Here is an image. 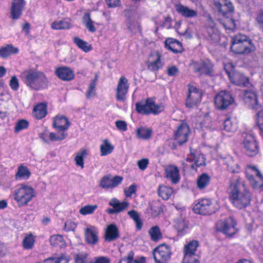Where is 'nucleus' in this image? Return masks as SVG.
<instances>
[{"mask_svg":"<svg viewBox=\"0 0 263 263\" xmlns=\"http://www.w3.org/2000/svg\"><path fill=\"white\" fill-rule=\"evenodd\" d=\"M55 74L61 80L66 81L72 80L74 77L73 71L67 66L57 68L55 70Z\"/></svg>","mask_w":263,"mask_h":263,"instance_id":"obj_18","label":"nucleus"},{"mask_svg":"<svg viewBox=\"0 0 263 263\" xmlns=\"http://www.w3.org/2000/svg\"><path fill=\"white\" fill-rule=\"evenodd\" d=\"M119 236L118 229L115 224H111L107 226L104 236L106 241L108 242L115 241L117 239Z\"/></svg>","mask_w":263,"mask_h":263,"instance_id":"obj_24","label":"nucleus"},{"mask_svg":"<svg viewBox=\"0 0 263 263\" xmlns=\"http://www.w3.org/2000/svg\"><path fill=\"white\" fill-rule=\"evenodd\" d=\"M162 66L160 62V55L158 52L151 56L149 59L147 68L151 71L158 70Z\"/></svg>","mask_w":263,"mask_h":263,"instance_id":"obj_28","label":"nucleus"},{"mask_svg":"<svg viewBox=\"0 0 263 263\" xmlns=\"http://www.w3.org/2000/svg\"><path fill=\"white\" fill-rule=\"evenodd\" d=\"M86 241L89 245H95L98 242V232L94 229L87 228L85 229Z\"/></svg>","mask_w":263,"mask_h":263,"instance_id":"obj_27","label":"nucleus"},{"mask_svg":"<svg viewBox=\"0 0 263 263\" xmlns=\"http://www.w3.org/2000/svg\"><path fill=\"white\" fill-rule=\"evenodd\" d=\"M66 257L63 255L59 257H49L44 260L45 263H60L62 260L66 259Z\"/></svg>","mask_w":263,"mask_h":263,"instance_id":"obj_55","label":"nucleus"},{"mask_svg":"<svg viewBox=\"0 0 263 263\" xmlns=\"http://www.w3.org/2000/svg\"><path fill=\"white\" fill-rule=\"evenodd\" d=\"M213 4L218 11L226 17L222 23L226 29L232 30L236 27L235 20L232 17L234 8L230 0H213Z\"/></svg>","mask_w":263,"mask_h":263,"instance_id":"obj_3","label":"nucleus"},{"mask_svg":"<svg viewBox=\"0 0 263 263\" xmlns=\"http://www.w3.org/2000/svg\"><path fill=\"white\" fill-rule=\"evenodd\" d=\"M210 177L206 173L201 175L197 179V185L199 189H204L210 183Z\"/></svg>","mask_w":263,"mask_h":263,"instance_id":"obj_38","label":"nucleus"},{"mask_svg":"<svg viewBox=\"0 0 263 263\" xmlns=\"http://www.w3.org/2000/svg\"><path fill=\"white\" fill-rule=\"evenodd\" d=\"M70 123L67 118L65 116H57L53 122V127L59 132H64L69 127Z\"/></svg>","mask_w":263,"mask_h":263,"instance_id":"obj_19","label":"nucleus"},{"mask_svg":"<svg viewBox=\"0 0 263 263\" xmlns=\"http://www.w3.org/2000/svg\"><path fill=\"white\" fill-rule=\"evenodd\" d=\"M34 242V239L32 234L26 236L23 242V245L26 249H31L32 248Z\"/></svg>","mask_w":263,"mask_h":263,"instance_id":"obj_47","label":"nucleus"},{"mask_svg":"<svg viewBox=\"0 0 263 263\" xmlns=\"http://www.w3.org/2000/svg\"><path fill=\"white\" fill-rule=\"evenodd\" d=\"M148 164V160L147 159H142L138 161L137 164L139 168L144 171L146 169Z\"/></svg>","mask_w":263,"mask_h":263,"instance_id":"obj_59","label":"nucleus"},{"mask_svg":"<svg viewBox=\"0 0 263 263\" xmlns=\"http://www.w3.org/2000/svg\"><path fill=\"white\" fill-rule=\"evenodd\" d=\"M175 8L178 13L185 17H194L197 15V12L196 11L191 9L189 7L180 4L176 5Z\"/></svg>","mask_w":263,"mask_h":263,"instance_id":"obj_26","label":"nucleus"},{"mask_svg":"<svg viewBox=\"0 0 263 263\" xmlns=\"http://www.w3.org/2000/svg\"><path fill=\"white\" fill-rule=\"evenodd\" d=\"M136 106L137 112L145 115L157 114L164 109L162 105L156 104L151 99H147L145 103H137Z\"/></svg>","mask_w":263,"mask_h":263,"instance_id":"obj_6","label":"nucleus"},{"mask_svg":"<svg viewBox=\"0 0 263 263\" xmlns=\"http://www.w3.org/2000/svg\"><path fill=\"white\" fill-rule=\"evenodd\" d=\"M195 213L201 215H211L216 212L211 201L204 199L196 203L193 207Z\"/></svg>","mask_w":263,"mask_h":263,"instance_id":"obj_9","label":"nucleus"},{"mask_svg":"<svg viewBox=\"0 0 263 263\" xmlns=\"http://www.w3.org/2000/svg\"><path fill=\"white\" fill-rule=\"evenodd\" d=\"M128 88L127 80L124 77H121L116 89V98L118 101L122 102L125 101Z\"/></svg>","mask_w":263,"mask_h":263,"instance_id":"obj_14","label":"nucleus"},{"mask_svg":"<svg viewBox=\"0 0 263 263\" xmlns=\"http://www.w3.org/2000/svg\"><path fill=\"white\" fill-rule=\"evenodd\" d=\"M255 48L252 42L245 35L238 34L232 39L231 49L236 54L249 53L254 51Z\"/></svg>","mask_w":263,"mask_h":263,"instance_id":"obj_4","label":"nucleus"},{"mask_svg":"<svg viewBox=\"0 0 263 263\" xmlns=\"http://www.w3.org/2000/svg\"><path fill=\"white\" fill-rule=\"evenodd\" d=\"M158 194L163 199H168L173 193V190L170 187L164 185H160L158 189Z\"/></svg>","mask_w":263,"mask_h":263,"instance_id":"obj_40","label":"nucleus"},{"mask_svg":"<svg viewBox=\"0 0 263 263\" xmlns=\"http://www.w3.org/2000/svg\"><path fill=\"white\" fill-rule=\"evenodd\" d=\"M235 225L236 222L234 219L230 217L223 221H219L216 226L217 230L222 232L227 235L232 236L235 233Z\"/></svg>","mask_w":263,"mask_h":263,"instance_id":"obj_11","label":"nucleus"},{"mask_svg":"<svg viewBox=\"0 0 263 263\" xmlns=\"http://www.w3.org/2000/svg\"><path fill=\"white\" fill-rule=\"evenodd\" d=\"M223 129L228 132H233L236 129L235 126L233 125L229 118L225 119L223 123Z\"/></svg>","mask_w":263,"mask_h":263,"instance_id":"obj_53","label":"nucleus"},{"mask_svg":"<svg viewBox=\"0 0 263 263\" xmlns=\"http://www.w3.org/2000/svg\"><path fill=\"white\" fill-rule=\"evenodd\" d=\"M167 74L170 76H176L178 73V69L176 66H172L167 68Z\"/></svg>","mask_w":263,"mask_h":263,"instance_id":"obj_62","label":"nucleus"},{"mask_svg":"<svg viewBox=\"0 0 263 263\" xmlns=\"http://www.w3.org/2000/svg\"><path fill=\"white\" fill-rule=\"evenodd\" d=\"M88 254L86 253L81 252L74 255L75 263H87Z\"/></svg>","mask_w":263,"mask_h":263,"instance_id":"obj_52","label":"nucleus"},{"mask_svg":"<svg viewBox=\"0 0 263 263\" xmlns=\"http://www.w3.org/2000/svg\"><path fill=\"white\" fill-rule=\"evenodd\" d=\"M97 205H87L82 207L80 210V213L83 215H86L92 214L97 209Z\"/></svg>","mask_w":263,"mask_h":263,"instance_id":"obj_46","label":"nucleus"},{"mask_svg":"<svg viewBox=\"0 0 263 263\" xmlns=\"http://www.w3.org/2000/svg\"><path fill=\"white\" fill-rule=\"evenodd\" d=\"M140 26L138 23H131L128 26V29L133 32L135 33L140 29Z\"/></svg>","mask_w":263,"mask_h":263,"instance_id":"obj_63","label":"nucleus"},{"mask_svg":"<svg viewBox=\"0 0 263 263\" xmlns=\"http://www.w3.org/2000/svg\"><path fill=\"white\" fill-rule=\"evenodd\" d=\"M137 185L135 184H132L128 189L124 190V193L126 197H130L133 194L136 192Z\"/></svg>","mask_w":263,"mask_h":263,"instance_id":"obj_58","label":"nucleus"},{"mask_svg":"<svg viewBox=\"0 0 263 263\" xmlns=\"http://www.w3.org/2000/svg\"><path fill=\"white\" fill-rule=\"evenodd\" d=\"M228 192L231 202L237 208L242 209L250 204L252 194L239 177L231 178Z\"/></svg>","mask_w":263,"mask_h":263,"instance_id":"obj_1","label":"nucleus"},{"mask_svg":"<svg viewBox=\"0 0 263 263\" xmlns=\"http://www.w3.org/2000/svg\"><path fill=\"white\" fill-rule=\"evenodd\" d=\"M10 86L13 90H17L18 89L19 83L16 76H13L11 77L10 81Z\"/></svg>","mask_w":263,"mask_h":263,"instance_id":"obj_57","label":"nucleus"},{"mask_svg":"<svg viewBox=\"0 0 263 263\" xmlns=\"http://www.w3.org/2000/svg\"><path fill=\"white\" fill-rule=\"evenodd\" d=\"M129 216L135 221L136 228L140 230L142 228V222L140 218L139 214L135 210H131L128 212Z\"/></svg>","mask_w":263,"mask_h":263,"instance_id":"obj_45","label":"nucleus"},{"mask_svg":"<svg viewBox=\"0 0 263 263\" xmlns=\"http://www.w3.org/2000/svg\"><path fill=\"white\" fill-rule=\"evenodd\" d=\"M31 175V172L29 169L23 165H21L18 166L17 172L15 175V178H22L24 179H28Z\"/></svg>","mask_w":263,"mask_h":263,"instance_id":"obj_34","label":"nucleus"},{"mask_svg":"<svg viewBox=\"0 0 263 263\" xmlns=\"http://www.w3.org/2000/svg\"><path fill=\"white\" fill-rule=\"evenodd\" d=\"M76 228V224L71 221H67L65 223L64 229L67 231H73Z\"/></svg>","mask_w":263,"mask_h":263,"instance_id":"obj_61","label":"nucleus"},{"mask_svg":"<svg viewBox=\"0 0 263 263\" xmlns=\"http://www.w3.org/2000/svg\"><path fill=\"white\" fill-rule=\"evenodd\" d=\"M247 177L251 184L254 189H260L263 187V179L256 180L252 175H250L248 171L246 172Z\"/></svg>","mask_w":263,"mask_h":263,"instance_id":"obj_44","label":"nucleus"},{"mask_svg":"<svg viewBox=\"0 0 263 263\" xmlns=\"http://www.w3.org/2000/svg\"><path fill=\"white\" fill-rule=\"evenodd\" d=\"M151 239L154 241H157L162 238V234L158 226L152 227L148 231Z\"/></svg>","mask_w":263,"mask_h":263,"instance_id":"obj_37","label":"nucleus"},{"mask_svg":"<svg viewBox=\"0 0 263 263\" xmlns=\"http://www.w3.org/2000/svg\"><path fill=\"white\" fill-rule=\"evenodd\" d=\"M116 125L118 129L122 131L127 130V124L124 121L118 120L116 122Z\"/></svg>","mask_w":263,"mask_h":263,"instance_id":"obj_60","label":"nucleus"},{"mask_svg":"<svg viewBox=\"0 0 263 263\" xmlns=\"http://www.w3.org/2000/svg\"><path fill=\"white\" fill-rule=\"evenodd\" d=\"M194 72L200 75L211 76L213 73V65L209 60H201L193 64Z\"/></svg>","mask_w":263,"mask_h":263,"instance_id":"obj_12","label":"nucleus"},{"mask_svg":"<svg viewBox=\"0 0 263 263\" xmlns=\"http://www.w3.org/2000/svg\"><path fill=\"white\" fill-rule=\"evenodd\" d=\"M34 116L37 119H41L47 114V105L44 103L36 105L33 110Z\"/></svg>","mask_w":263,"mask_h":263,"instance_id":"obj_30","label":"nucleus"},{"mask_svg":"<svg viewBox=\"0 0 263 263\" xmlns=\"http://www.w3.org/2000/svg\"><path fill=\"white\" fill-rule=\"evenodd\" d=\"M73 41L77 46L85 52L89 51L92 49L91 45L78 37H74Z\"/></svg>","mask_w":263,"mask_h":263,"instance_id":"obj_39","label":"nucleus"},{"mask_svg":"<svg viewBox=\"0 0 263 263\" xmlns=\"http://www.w3.org/2000/svg\"><path fill=\"white\" fill-rule=\"evenodd\" d=\"M29 125V122L25 119H22L19 120L15 125L14 130L15 132L17 133L20 130L28 128Z\"/></svg>","mask_w":263,"mask_h":263,"instance_id":"obj_49","label":"nucleus"},{"mask_svg":"<svg viewBox=\"0 0 263 263\" xmlns=\"http://www.w3.org/2000/svg\"><path fill=\"white\" fill-rule=\"evenodd\" d=\"M129 203L127 202H120L117 198L112 199L109 202V205L113 208H109L106 210V212L109 214H115L122 212L126 209Z\"/></svg>","mask_w":263,"mask_h":263,"instance_id":"obj_17","label":"nucleus"},{"mask_svg":"<svg viewBox=\"0 0 263 263\" xmlns=\"http://www.w3.org/2000/svg\"><path fill=\"white\" fill-rule=\"evenodd\" d=\"M20 77L26 85L31 89L39 90L48 87L49 81L44 73L30 69L21 73Z\"/></svg>","mask_w":263,"mask_h":263,"instance_id":"obj_2","label":"nucleus"},{"mask_svg":"<svg viewBox=\"0 0 263 263\" xmlns=\"http://www.w3.org/2000/svg\"><path fill=\"white\" fill-rule=\"evenodd\" d=\"M96 84L94 82H90L86 94L87 99H89L96 95Z\"/></svg>","mask_w":263,"mask_h":263,"instance_id":"obj_54","label":"nucleus"},{"mask_svg":"<svg viewBox=\"0 0 263 263\" xmlns=\"http://www.w3.org/2000/svg\"><path fill=\"white\" fill-rule=\"evenodd\" d=\"M234 101L232 95L226 91H221L215 97V104L218 109H226Z\"/></svg>","mask_w":263,"mask_h":263,"instance_id":"obj_8","label":"nucleus"},{"mask_svg":"<svg viewBox=\"0 0 263 263\" xmlns=\"http://www.w3.org/2000/svg\"><path fill=\"white\" fill-rule=\"evenodd\" d=\"M114 146L110 144L108 140L105 139L103 143L100 145L101 155L106 156L110 154L113 151Z\"/></svg>","mask_w":263,"mask_h":263,"instance_id":"obj_32","label":"nucleus"},{"mask_svg":"<svg viewBox=\"0 0 263 263\" xmlns=\"http://www.w3.org/2000/svg\"><path fill=\"white\" fill-rule=\"evenodd\" d=\"M172 253L169 247L163 243L153 251L154 258L156 263H167L171 258Z\"/></svg>","mask_w":263,"mask_h":263,"instance_id":"obj_7","label":"nucleus"},{"mask_svg":"<svg viewBox=\"0 0 263 263\" xmlns=\"http://www.w3.org/2000/svg\"><path fill=\"white\" fill-rule=\"evenodd\" d=\"M190 129L188 126L182 123L175 132L174 139L179 145H182L187 141Z\"/></svg>","mask_w":263,"mask_h":263,"instance_id":"obj_16","label":"nucleus"},{"mask_svg":"<svg viewBox=\"0 0 263 263\" xmlns=\"http://www.w3.org/2000/svg\"><path fill=\"white\" fill-rule=\"evenodd\" d=\"M34 196V191L32 187L21 184V187L15 191L14 198L19 206H25Z\"/></svg>","mask_w":263,"mask_h":263,"instance_id":"obj_5","label":"nucleus"},{"mask_svg":"<svg viewBox=\"0 0 263 263\" xmlns=\"http://www.w3.org/2000/svg\"><path fill=\"white\" fill-rule=\"evenodd\" d=\"M164 44L166 48L175 53H181L183 51L181 43L173 38H167Z\"/></svg>","mask_w":263,"mask_h":263,"instance_id":"obj_23","label":"nucleus"},{"mask_svg":"<svg viewBox=\"0 0 263 263\" xmlns=\"http://www.w3.org/2000/svg\"><path fill=\"white\" fill-rule=\"evenodd\" d=\"M152 129L144 127H140L136 130L137 138L142 139H148L151 137Z\"/></svg>","mask_w":263,"mask_h":263,"instance_id":"obj_33","label":"nucleus"},{"mask_svg":"<svg viewBox=\"0 0 263 263\" xmlns=\"http://www.w3.org/2000/svg\"><path fill=\"white\" fill-rule=\"evenodd\" d=\"M165 177L169 179L172 183L176 184L180 179L179 171L175 166H168L165 170Z\"/></svg>","mask_w":263,"mask_h":263,"instance_id":"obj_25","label":"nucleus"},{"mask_svg":"<svg viewBox=\"0 0 263 263\" xmlns=\"http://www.w3.org/2000/svg\"><path fill=\"white\" fill-rule=\"evenodd\" d=\"M182 263H199L198 257L195 254H184Z\"/></svg>","mask_w":263,"mask_h":263,"instance_id":"obj_50","label":"nucleus"},{"mask_svg":"<svg viewBox=\"0 0 263 263\" xmlns=\"http://www.w3.org/2000/svg\"><path fill=\"white\" fill-rule=\"evenodd\" d=\"M25 5V2L24 0L13 1L11 9V15L13 19L16 20L20 17Z\"/></svg>","mask_w":263,"mask_h":263,"instance_id":"obj_22","label":"nucleus"},{"mask_svg":"<svg viewBox=\"0 0 263 263\" xmlns=\"http://www.w3.org/2000/svg\"><path fill=\"white\" fill-rule=\"evenodd\" d=\"M67 134L64 132H62L60 133L59 132L58 135H56L55 133H50L49 134V139L52 141H61L65 139L66 137Z\"/></svg>","mask_w":263,"mask_h":263,"instance_id":"obj_51","label":"nucleus"},{"mask_svg":"<svg viewBox=\"0 0 263 263\" xmlns=\"http://www.w3.org/2000/svg\"><path fill=\"white\" fill-rule=\"evenodd\" d=\"M243 100L246 104L250 106L257 112L261 110V106L258 104L256 93L251 90H243Z\"/></svg>","mask_w":263,"mask_h":263,"instance_id":"obj_15","label":"nucleus"},{"mask_svg":"<svg viewBox=\"0 0 263 263\" xmlns=\"http://www.w3.org/2000/svg\"><path fill=\"white\" fill-rule=\"evenodd\" d=\"M83 23L85 25L86 28L88 30L91 32L96 31V29L93 25V22L91 20L90 14L86 13L83 16Z\"/></svg>","mask_w":263,"mask_h":263,"instance_id":"obj_43","label":"nucleus"},{"mask_svg":"<svg viewBox=\"0 0 263 263\" xmlns=\"http://www.w3.org/2000/svg\"><path fill=\"white\" fill-rule=\"evenodd\" d=\"M18 52V49L12 45H7L0 48V57L3 58H7L11 54H16Z\"/></svg>","mask_w":263,"mask_h":263,"instance_id":"obj_31","label":"nucleus"},{"mask_svg":"<svg viewBox=\"0 0 263 263\" xmlns=\"http://www.w3.org/2000/svg\"><path fill=\"white\" fill-rule=\"evenodd\" d=\"M87 155L86 149H83L78 152L74 158V161L77 166H80L82 168L84 167V159Z\"/></svg>","mask_w":263,"mask_h":263,"instance_id":"obj_36","label":"nucleus"},{"mask_svg":"<svg viewBox=\"0 0 263 263\" xmlns=\"http://www.w3.org/2000/svg\"><path fill=\"white\" fill-rule=\"evenodd\" d=\"M71 24L69 21L64 18L60 21H55L52 25L51 27L53 29H67L70 28Z\"/></svg>","mask_w":263,"mask_h":263,"instance_id":"obj_35","label":"nucleus"},{"mask_svg":"<svg viewBox=\"0 0 263 263\" xmlns=\"http://www.w3.org/2000/svg\"><path fill=\"white\" fill-rule=\"evenodd\" d=\"M188 91L185 104L186 107L192 108L199 101V98L200 95L198 92L197 89L193 87H190Z\"/></svg>","mask_w":263,"mask_h":263,"instance_id":"obj_20","label":"nucleus"},{"mask_svg":"<svg viewBox=\"0 0 263 263\" xmlns=\"http://www.w3.org/2000/svg\"><path fill=\"white\" fill-rule=\"evenodd\" d=\"M149 210L152 211L151 215L153 217H155L159 215L163 212L162 204L158 201H153L150 202L147 211L149 212Z\"/></svg>","mask_w":263,"mask_h":263,"instance_id":"obj_29","label":"nucleus"},{"mask_svg":"<svg viewBox=\"0 0 263 263\" xmlns=\"http://www.w3.org/2000/svg\"><path fill=\"white\" fill-rule=\"evenodd\" d=\"M63 240V237L60 235H53L50 237L49 241L51 245L55 246L61 242Z\"/></svg>","mask_w":263,"mask_h":263,"instance_id":"obj_56","label":"nucleus"},{"mask_svg":"<svg viewBox=\"0 0 263 263\" xmlns=\"http://www.w3.org/2000/svg\"><path fill=\"white\" fill-rule=\"evenodd\" d=\"M123 177L119 176H116L112 177L109 174L104 176L100 180L99 186L104 189H113L121 183Z\"/></svg>","mask_w":263,"mask_h":263,"instance_id":"obj_13","label":"nucleus"},{"mask_svg":"<svg viewBox=\"0 0 263 263\" xmlns=\"http://www.w3.org/2000/svg\"><path fill=\"white\" fill-rule=\"evenodd\" d=\"M256 122L260 129V134L263 137V111H258L255 115Z\"/></svg>","mask_w":263,"mask_h":263,"instance_id":"obj_48","label":"nucleus"},{"mask_svg":"<svg viewBox=\"0 0 263 263\" xmlns=\"http://www.w3.org/2000/svg\"><path fill=\"white\" fill-rule=\"evenodd\" d=\"M243 144L247 154L249 156L253 157L258 153V144L252 135L246 134L244 137Z\"/></svg>","mask_w":263,"mask_h":263,"instance_id":"obj_10","label":"nucleus"},{"mask_svg":"<svg viewBox=\"0 0 263 263\" xmlns=\"http://www.w3.org/2000/svg\"><path fill=\"white\" fill-rule=\"evenodd\" d=\"M206 32L210 40L217 42L219 40V35L216 27H206Z\"/></svg>","mask_w":263,"mask_h":263,"instance_id":"obj_41","label":"nucleus"},{"mask_svg":"<svg viewBox=\"0 0 263 263\" xmlns=\"http://www.w3.org/2000/svg\"><path fill=\"white\" fill-rule=\"evenodd\" d=\"M110 259L108 257L104 256H101L97 257L95 259L93 263H109Z\"/></svg>","mask_w":263,"mask_h":263,"instance_id":"obj_64","label":"nucleus"},{"mask_svg":"<svg viewBox=\"0 0 263 263\" xmlns=\"http://www.w3.org/2000/svg\"><path fill=\"white\" fill-rule=\"evenodd\" d=\"M226 71L229 78L236 85L246 86L249 83V78L243 74L236 71L231 72L227 70Z\"/></svg>","mask_w":263,"mask_h":263,"instance_id":"obj_21","label":"nucleus"},{"mask_svg":"<svg viewBox=\"0 0 263 263\" xmlns=\"http://www.w3.org/2000/svg\"><path fill=\"white\" fill-rule=\"evenodd\" d=\"M198 246L199 243L197 241L193 240L191 241L190 243L185 245L184 247V254H195V252L196 251L197 248L198 247Z\"/></svg>","mask_w":263,"mask_h":263,"instance_id":"obj_42","label":"nucleus"}]
</instances>
